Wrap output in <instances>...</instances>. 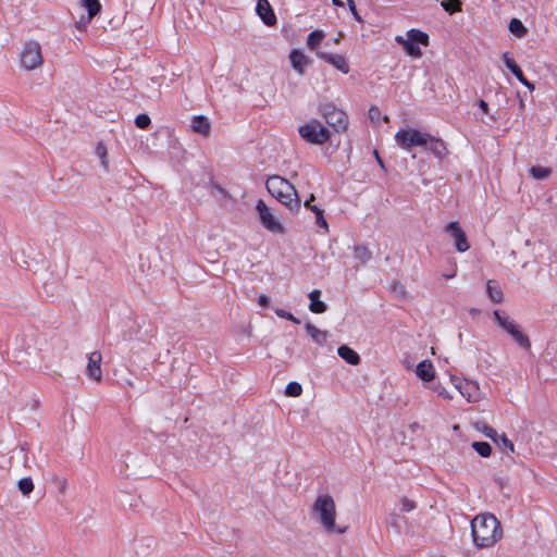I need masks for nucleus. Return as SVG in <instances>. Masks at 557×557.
Instances as JSON below:
<instances>
[{"label": "nucleus", "instance_id": "79ce46f5", "mask_svg": "<svg viewBox=\"0 0 557 557\" xmlns=\"http://www.w3.org/2000/svg\"><path fill=\"white\" fill-rule=\"evenodd\" d=\"M404 518L397 513H392L387 520V523L396 529L400 528V521H403Z\"/></svg>", "mask_w": 557, "mask_h": 557}, {"label": "nucleus", "instance_id": "f8f14e48", "mask_svg": "<svg viewBox=\"0 0 557 557\" xmlns=\"http://www.w3.org/2000/svg\"><path fill=\"white\" fill-rule=\"evenodd\" d=\"M445 231L454 238L455 247L459 252H465L470 248L466 233L457 221L448 223Z\"/></svg>", "mask_w": 557, "mask_h": 557}, {"label": "nucleus", "instance_id": "412c9836", "mask_svg": "<svg viewBox=\"0 0 557 557\" xmlns=\"http://www.w3.org/2000/svg\"><path fill=\"white\" fill-rule=\"evenodd\" d=\"M416 373L422 381L430 382L434 379L435 372L432 362L423 360L417 366Z\"/></svg>", "mask_w": 557, "mask_h": 557}, {"label": "nucleus", "instance_id": "1a4fd4ad", "mask_svg": "<svg viewBox=\"0 0 557 557\" xmlns=\"http://www.w3.org/2000/svg\"><path fill=\"white\" fill-rule=\"evenodd\" d=\"M21 66L27 71L42 65L41 47L38 41L29 40L24 45L20 54Z\"/></svg>", "mask_w": 557, "mask_h": 557}, {"label": "nucleus", "instance_id": "5701e85b", "mask_svg": "<svg viewBox=\"0 0 557 557\" xmlns=\"http://www.w3.org/2000/svg\"><path fill=\"white\" fill-rule=\"evenodd\" d=\"M320 297H321V292L319 289H313L309 294V299H310L309 310L313 313H323L327 309L326 305L322 300H320Z\"/></svg>", "mask_w": 557, "mask_h": 557}, {"label": "nucleus", "instance_id": "09e8293b", "mask_svg": "<svg viewBox=\"0 0 557 557\" xmlns=\"http://www.w3.org/2000/svg\"><path fill=\"white\" fill-rule=\"evenodd\" d=\"M86 21V17L82 16L76 23H75V26L78 28V29H85V27L88 25V24H84V22Z\"/></svg>", "mask_w": 557, "mask_h": 557}, {"label": "nucleus", "instance_id": "5fc2aeb1", "mask_svg": "<svg viewBox=\"0 0 557 557\" xmlns=\"http://www.w3.org/2000/svg\"><path fill=\"white\" fill-rule=\"evenodd\" d=\"M333 4L336 5V7H343L344 3L342 0H332Z\"/></svg>", "mask_w": 557, "mask_h": 557}, {"label": "nucleus", "instance_id": "c85d7f7f", "mask_svg": "<svg viewBox=\"0 0 557 557\" xmlns=\"http://www.w3.org/2000/svg\"><path fill=\"white\" fill-rule=\"evenodd\" d=\"M508 28L510 33H512L515 36L522 38L527 34V28L522 24V22L518 18H511L508 25Z\"/></svg>", "mask_w": 557, "mask_h": 557}, {"label": "nucleus", "instance_id": "37998d69", "mask_svg": "<svg viewBox=\"0 0 557 557\" xmlns=\"http://www.w3.org/2000/svg\"><path fill=\"white\" fill-rule=\"evenodd\" d=\"M369 119L371 120V122H379L380 117H381V111L377 107L375 106H372L370 109H369Z\"/></svg>", "mask_w": 557, "mask_h": 557}, {"label": "nucleus", "instance_id": "dca6fc26", "mask_svg": "<svg viewBox=\"0 0 557 557\" xmlns=\"http://www.w3.org/2000/svg\"><path fill=\"white\" fill-rule=\"evenodd\" d=\"M318 58L321 60L332 64L334 67H336L338 71H341L344 74H347L349 72V65L342 54H331L323 51L317 52Z\"/></svg>", "mask_w": 557, "mask_h": 557}, {"label": "nucleus", "instance_id": "bb28decb", "mask_svg": "<svg viewBox=\"0 0 557 557\" xmlns=\"http://www.w3.org/2000/svg\"><path fill=\"white\" fill-rule=\"evenodd\" d=\"M486 292L491 300L495 304H499L504 299V294L496 281L490 280L486 283Z\"/></svg>", "mask_w": 557, "mask_h": 557}, {"label": "nucleus", "instance_id": "4d7b16f0", "mask_svg": "<svg viewBox=\"0 0 557 557\" xmlns=\"http://www.w3.org/2000/svg\"><path fill=\"white\" fill-rule=\"evenodd\" d=\"M383 120H384L385 122H388V121H389V119H388V116H387V115L383 116Z\"/></svg>", "mask_w": 557, "mask_h": 557}, {"label": "nucleus", "instance_id": "9d476101", "mask_svg": "<svg viewBox=\"0 0 557 557\" xmlns=\"http://www.w3.org/2000/svg\"><path fill=\"white\" fill-rule=\"evenodd\" d=\"M256 210L259 214L261 225L273 234H283L284 227L280 220L274 215L271 208H269L263 200H258Z\"/></svg>", "mask_w": 557, "mask_h": 557}, {"label": "nucleus", "instance_id": "20e7f679", "mask_svg": "<svg viewBox=\"0 0 557 557\" xmlns=\"http://www.w3.org/2000/svg\"><path fill=\"white\" fill-rule=\"evenodd\" d=\"M298 132L300 137L311 145H323L331 137V132L317 119L301 125Z\"/></svg>", "mask_w": 557, "mask_h": 557}, {"label": "nucleus", "instance_id": "ea45409f", "mask_svg": "<svg viewBox=\"0 0 557 557\" xmlns=\"http://www.w3.org/2000/svg\"><path fill=\"white\" fill-rule=\"evenodd\" d=\"M275 313L280 317V318H283V319H287L296 324H299L300 321L299 319H297L294 314H292L290 312L284 310V309H276L275 310Z\"/></svg>", "mask_w": 557, "mask_h": 557}, {"label": "nucleus", "instance_id": "864d4df0", "mask_svg": "<svg viewBox=\"0 0 557 557\" xmlns=\"http://www.w3.org/2000/svg\"><path fill=\"white\" fill-rule=\"evenodd\" d=\"M524 86L530 89V90H534V85L532 83H530L529 81L524 83Z\"/></svg>", "mask_w": 557, "mask_h": 557}, {"label": "nucleus", "instance_id": "8fccbe9b", "mask_svg": "<svg viewBox=\"0 0 557 557\" xmlns=\"http://www.w3.org/2000/svg\"><path fill=\"white\" fill-rule=\"evenodd\" d=\"M479 108L485 113L487 114L488 113V104L486 101L484 100H480L479 101Z\"/></svg>", "mask_w": 557, "mask_h": 557}, {"label": "nucleus", "instance_id": "b1692460", "mask_svg": "<svg viewBox=\"0 0 557 557\" xmlns=\"http://www.w3.org/2000/svg\"><path fill=\"white\" fill-rule=\"evenodd\" d=\"M81 5L87 10V17L84 24H89L90 21L101 11V3L99 0H81Z\"/></svg>", "mask_w": 557, "mask_h": 557}, {"label": "nucleus", "instance_id": "6ab92c4d", "mask_svg": "<svg viewBox=\"0 0 557 557\" xmlns=\"http://www.w3.org/2000/svg\"><path fill=\"white\" fill-rule=\"evenodd\" d=\"M289 60L292 63L293 69L299 74H305V69L309 63L308 58L299 50L294 49L289 53Z\"/></svg>", "mask_w": 557, "mask_h": 557}, {"label": "nucleus", "instance_id": "6e6d98bb", "mask_svg": "<svg viewBox=\"0 0 557 557\" xmlns=\"http://www.w3.org/2000/svg\"><path fill=\"white\" fill-rule=\"evenodd\" d=\"M455 275H456V273H455V271H454V272H451V273L444 274L443 276H444L445 278H453V277H455Z\"/></svg>", "mask_w": 557, "mask_h": 557}, {"label": "nucleus", "instance_id": "f257e3e1", "mask_svg": "<svg viewBox=\"0 0 557 557\" xmlns=\"http://www.w3.org/2000/svg\"><path fill=\"white\" fill-rule=\"evenodd\" d=\"M473 543L479 548L492 547L503 537L499 520L492 513H480L471 521Z\"/></svg>", "mask_w": 557, "mask_h": 557}, {"label": "nucleus", "instance_id": "f704fd0d", "mask_svg": "<svg viewBox=\"0 0 557 557\" xmlns=\"http://www.w3.org/2000/svg\"><path fill=\"white\" fill-rule=\"evenodd\" d=\"M96 153L101 160V164L104 168V170H108L109 168V160H108V151L106 146L102 143H98L96 147Z\"/></svg>", "mask_w": 557, "mask_h": 557}, {"label": "nucleus", "instance_id": "a18cd8bd", "mask_svg": "<svg viewBox=\"0 0 557 557\" xmlns=\"http://www.w3.org/2000/svg\"><path fill=\"white\" fill-rule=\"evenodd\" d=\"M434 391L446 399H451V396L445 391V388L435 387Z\"/></svg>", "mask_w": 557, "mask_h": 557}, {"label": "nucleus", "instance_id": "aec40b11", "mask_svg": "<svg viewBox=\"0 0 557 557\" xmlns=\"http://www.w3.org/2000/svg\"><path fill=\"white\" fill-rule=\"evenodd\" d=\"M337 354L347 363L351 366H358L361 361L360 356L347 345H342L337 348Z\"/></svg>", "mask_w": 557, "mask_h": 557}, {"label": "nucleus", "instance_id": "a19ab883", "mask_svg": "<svg viewBox=\"0 0 557 557\" xmlns=\"http://www.w3.org/2000/svg\"><path fill=\"white\" fill-rule=\"evenodd\" d=\"M416 508V504L407 497L400 499V510L403 512H409Z\"/></svg>", "mask_w": 557, "mask_h": 557}, {"label": "nucleus", "instance_id": "2f4dec72", "mask_svg": "<svg viewBox=\"0 0 557 557\" xmlns=\"http://www.w3.org/2000/svg\"><path fill=\"white\" fill-rule=\"evenodd\" d=\"M443 9L449 14L460 12L462 3L460 0H442Z\"/></svg>", "mask_w": 557, "mask_h": 557}, {"label": "nucleus", "instance_id": "de8ad7c7", "mask_svg": "<svg viewBox=\"0 0 557 557\" xmlns=\"http://www.w3.org/2000/svg\"><path fill=\"white\" fill-rule=\"evenodd\" d=\"M393 290H394L395 293H399V294H401V295H403V294H405V287H404V285H401V284H399V283H395V284L393 285Z\"/></svg>", "mask_w": 557, "mask_h": 557}, {"label": "nucleus", "instance_id": "c9c22d12", "mask_svg": "<svg viewBox=\"0 0 557 557\" xmlns=\"http://www.w3.org/2000/svg\"><path fill=\"white\" fill-rule=\"evenodd\" d=\"M530 174L535 180H544L549 176L550 170L548 168H543V166H532L530 169Z\"/></svg>", "mask_w": 557, "mask_h": 557}, {"label": "nucleus", "instance_id": "cd10ccee", "mask_svg": "<svg viewBox=\"0 0 557 557\" xmlns=\"http://www.w3.org/2000/svg\"><path fill=\"white\" fill-rule=\"evenodd\" d=\"M352 250L355 258L360 264H366L372 258V252L367 246L356 245Z\"/></svg>", "mask_w": 557, "mask_h": 557}, {"label": "nucleus", "instance_id": "a878e982", "mask_svg": "<svg viewBox=\"0 0 557 557\" xmlns=\"http://www.w3.org/2000/svg\"><path fill=\"white\" fill-rule=\"evenodd\" d=\"M314 200V196L311 194L309 199L305 201V207L308 208L315 214V223L319 227L324 228L326 232L329 231V224L323 215V210L319 207H310V201Z\"/></svg>", "mask_w": 557, "mask_h": 557}, {"label": "nucleus", "instance_id": "4c0bfd02", "mask_svg": "<svg viewBox=\"0 0 557 557\" xmlns=\"http://www.w3.org/2000/svg\"><path fill=\"white\" fill-rule=\"evenodd\" d=\"M150 117L147 114H138L135 119L137 127L145 129L150 125Z\"/></svg>", "mask_w": 557, "mask_h": 557}, {"label": "nucleus", "instance_id": "e433bc0d", "mask_svg": "<svg viewBox=\"0 0 557 557\" xmlns=\"http://www.w3.org/2000/svg\"><path fill=\"white\" fill-rule=\"evenodd\" d=\"M302 393V387L298 382H289L285 388V394L290 397H298Z\"/></svg>", "mask_w": 557, "mask_h": 557}, {"label": "nucleus", "instance_id": "49530a36", "mask_svg": "<svg viewBox=\"0 0 557 557\" xmlns=\"http://www.w3.org/2000/svg\"><path fill=\"white\" fill-rule=\"evenodd\" d=\"M269 297H267L265 295H261L258 299V304L264 308L269 306Z\"/></svg>", "mask_w": 557, "mask_h": 557}, {"label": "nucleus", "instance_id": "393cba45", "mask_svg": "<svg viewBox=\"0 0 557 557\" xmlns=\"http://www.w3.org/2000/svg\"><path fill=\"white\" fill-rule=\"evenodd\" d=\"M305 327L311 339L318 345H324L326 343L329 337V333L326 331H322L311 323H307Z\"/></svg>", "mask_w": 557, "mask_h": 557}, {"label": "nucleus", "instance_id": "72a5a7b5", "mask_svg": "<svg viewBox=\"0 0 557 557\" xmlns=\"http://www.w3.org/2000/svg\"><path fill=\"white\" fill-rule=\"evenodd\" d=\"M17 486L24 496L29 495L34 490V483L30 478L21 479L17 483Z\"/></svg>", "mask_w": 557, "mask_h": 557}, {"label": "nucleus", "instance_id": "6e6552de", "mask_svg": "<svg viewBox=\"0 0 557 557\" xmlns=\"http://www.w3.org/2000/svg\"><path fill=\"white\" fill-rule=\"evenodd\" d=\"M394 138L399 148L410 151L413 147L424 146L426 133L416 128H401L395 134Z\"/></svg>", "mask_w": 557, "mask_h": 557}, {"label": "nucleus", "instance_id": "9b49d317", "mask_svg": "<svg viewBox=\"0 0 557 557\" xmlns=\"http://www.w3.org/2000/svg\"><path fill=\"white\" fill-rule=\"evenodd\" d=\"M475 428L479 432L483 433L486 437L491 438L498 447L507 448L509 453L515 451L512 442L506 436V434H499L495 429L485 423H475Z\"/></svg>", "mask_w": 557, "mask_h": 557}, {"label": "nucleus", "instance_id": "c03bdc74", "mask_svg": "<svg viewBox=\"0 0 557 557\" xmlns=\"http://www.w3.org/2000/svg\"><path fill=\"white\" fill-rule=\"evenodd\" d=\"M347 1V4H348V8L354 16V18L358 22H362V18L361 16L359 15L358 11H357V8H356V4H355V0H346Z\"/></svg>", "mask_w": 557, "mask_h": 557}, {"label": "nucleus", "instance_id": "f03ea898", "mask_svg": "<svg viewBox=\"0 0 557 557\" xmlns=\"http://www.w3.org/2000/svg\"><path fill=\"white\" fill-rule=\"evenodd\" d=\"M265 186L268 191L288 209L300 208V199L295 186L284 177L272 175L267 180Z\"/></svg>", "mask_w": 557, "mask_h": 557}, {"label": "nucleus", "instance_id": "39448f33", "mask_svg": "<svg viewBox=\"0 0 557 557\" xmlns=\"http://www.w3.org/2000/svg\"><path fill=\"white\" fill-rule=\"evenodd\" d=\"M406 35L407 38L396 36V42H398L410 57L421 58L422 51L418 44H421L424 47L429 46V35L414 28L409 29Z\"/></svg>", "mask_w": 557, "mask_h": 557}, {"label": "nucleus", "instance_id": "7ed1b4c3", "mask_svg": "<svg viewBox=\"0 0 557 557\" xmlns=\"http://www.w3.org/2000/svg\"><path fill=\"white\" fill-rule=\"evenodd\" d=\"M312 511L326 532L343 534L346 531V528L336 527V506L332 496L319 495L312 506Z\"/></svg>", "mask_w": 557, "mask_h": 557}, {"label": "nucleus", "instance_id": "2eb2a0df", "mask_svg": "<svg viewBox=\"0 0 557 557\" xmlns=\"http://www.w3.org/2000/svg\"><path fill=\"white\" fill-rule=\"evenodd\" d=\"M256 11L265 25L273 26L276 24V16L268 0H258Z\"/></svg>", "mask_w": 557, "mask_h": 557}, {"label": "nucleus", "instance_id": "603ef678", "mask_svg": "<svg viewBox=\"0 0 557 557\" xmlns=\"http://www.w3.org/2000/svg\"><path fill=\"white\" fill-rule=\"evenodd\" d=\"M517 79L522 84L524 85L525 82H528V79L524 77L523 75V72L521 73V76H517Z\"/></svg>", "mask_w": 557, "mask_h": 557}, {"label": "nucleus", "instance_id": "58836bf2", "mask_svg": "<svg viewBox=\"0 0 557 557\" xmlns=\"http://www.w3.org/2000/svg\"><path fill=\"white\" fill-rule=\"evenodd\" d=\"M54 485L57 486L59 493L64 494L67 490V480L61 476H54L52 479Z\"/></svg>", "mask_w": 557, "mask_h": 557}, {"label": "nucleus", "instance_id": "4468645a", "mask_svg": "<svg viewBox=\"0 0 557 557\" xmlns=\"http://www.w3.org/2000/svg\"><path fill=\"white\" fill-rule=\"evenodd\" d=\"M425 141L426 143L424 144L423 148L432 152L436 158L443 159L447 154V147L441 138L426 133Z\"/></svg>", "mask_w": 557, "mask_h": 557}, {"label": "nucleus", "instance_id": "c756f323", "mask_svg": "<svg viewBox=\"0 0 557 557\" xmlns=\"http://www.w3.org/2000/svg\"><path fill=\"white\" fill-rule=\"evenodd\" d=\"M503 60L505 62V65L506 67L517 77V76H521V69L519 67V65L516 63V61L513 60V58H511L509 55L508 52H504L503 53Z\"/></svg>", "mask_w": 557, "mask_h": 557}, {"label": "nucleus", "instance_id": "4be33fe9", "mask_svg": "<svg viewBox=\"0 0 557 557\" xmlns=\"http://www.w3.org/2000/svg\"><path fill=\"white\" fill-rule=\"evenodd\" d=\"M191 127L195 133L201 134L203 136H209L211 131L210 122L203 115L195 116L191 121Z\"/></svg>", "mask_w": 557, "mask_h": 557}, {"label": "nucleus", "instance_id": "a211bd4d", "mask_svg": "<svg viewBox=\"0 0 557 557\" xmlns=\"http://www.w3.org/2000/svg\"><path fill=\"white\" fill-rule=\"evenodd\" d=\"M457 387L462 396L467 397L468 401H478L481 398L479 385L474 381H466Z\"/></svg>", "mask_w": 557, "mask_h": 557}, {"label": "nucleus", "instance_id": "f3484780", "mask_svg": "<svg viewBox=\"0 0 557 557\" xmlns=\"http://www.w3.org/2000/svg\"><path fill=\"white\" fill-rule=\"evenodd\" d=\"M10 463L16 470L28 467V456L25 446L22 445L12 451Z\"/></svg>", "mask_w": 557, "mask_h": 557}, {"label": "nucleus", "instance_id": "423d86ee", "mask_svg": "<svg viewBox=\"0 0 557 557\" xmlns=\"http://www.w3.org/2000/svg\"><path fill=\"white\" fill-rule=\"evenodd\" d=\"M496 323L506 331L512 339L522 348L529 349L531 343L529 337L520 330L519 325L507 315H503L498 310L494 311Z\"/></svg>", "mask_w": 557, "mask_h": 557}, {"label": "nucleus", "instance_id": "0eeeda50", "mask_svg": "<svg viewBox=\"0 0 557 557\" xmlns=\"http://www.w3.org/2000/svg\"><path fill=\"white\" fill-rule=\"evenodd\" d=\"M325 122L334 128L335 132H344L348 126L347 114L335 104L327 102L320 106L319 109Z\"/></svg>", "mask_w": 557, "mask_h": 557}, {"label": "nucleus", "instance_id": "ddd939ff", "mask_svg": "<svg viewBox=\"0 0 557 557\" xmlns=\"http://www.w3.org/2000/svg\"><path fill=\"white\" fill-rule=\"evenodd\" d=\"M101 361L102 356L99 351L96 350L89 354L86 374L95 381H100L102 377V371L100 368Z\"/></svg>", "mask_w": 557, "mask_h": 557}, {"label": "nucleus", "instance_id": "473e14b6", "mask_svg": "<svg viewBox=\"0 0 557 557\" xmlns=\"http://www.w3.org/2000/svg\"><path fill=\"white\" fill-rule=\"evenodd\" d=\"M472 447L482 457H488L492 451L491 445L486 442H474Z\"/></svg>", "mask_w": 557, "mask_h": 557}, {"label": "nucleus", "instance_id": "3c124183", "mask_svg": "<svg viewBox=\"0 0 557 557\" xmlns=\"http://www.w3.org/2000/svg\"><path fill=\"white\" fill-rule=\"evenodd\" d=\"M374 156H375V159H376V161H377L379 165H380L382 169H384V163H383V161H382V159H381V157H380V154H379V152H377L376 150H374Z\"/></svg>", "mask_w": 557, "mask_h": 557}, {"label": "nucleus", "instance_id": "7c9ffc66", "mask_svg": "<svg viewBox=\"0 0 557 557\" xmlns=\"http://www.w3.org/2000/svg\"><path fill=\"white\" fill-rule=\"evenodd\" d=\"M324 34L321 30L311 32L307 39V45L311 50H314L323 40Z\"/></svg>", "mask_w": 557, "mask_h": 557}]
</instances>
